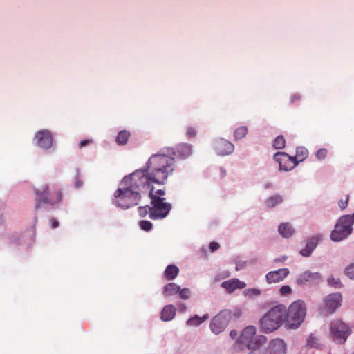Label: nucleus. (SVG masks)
Instances as JSON below:
<instances>
[{
    "label": "nucleus",
    "instance_id": "12",
    "mask_svg": "<svg viewBox=\"0 0 354 354\" xmlns=\"http://www.w3.org/2000/svg\"><path fill=\"white\" fill-rule=\"evenodd\" d=\"M342 295L333 293L328 295L324 299V308L328 313H333L341 305Z\"/></svg>",
    "mask_w": 354,
    "mask_h": 354
},
{
    "label": "nucleus",
    "instance_id": "21",
    "mask_svg": "<svg viewBox=\"0 0 354 354\" xmlns=\"http://www.w3.org/2000/svg\"><path fill=\"white\" fill-rule=\"evenodd\" d=\"M180 291V286L174 283H169L164 287L163 293L166 296H171L178 293Z\"/></svg>",
    "mask_w": 354,
    "mask_h": 354
},
{
    "label": "nucleus",
    "instance_id": "40",
    "mask_svg": "<svg viewBox=\"0 0 354 354\" xmlns=\"http://www.w3.org/2000/svg\"><path fill=\"white\" fill-rule=\"evenodd\" d=\"M317 338L315 336H313V335H310L309 339H308V344L310 345L311 347H316L317 346Z\"/></svg>",
    "mask_w": 354,
    "mask_h": 354
},
{
    "label": "nucleus",
    "instance_id": "27",
    "mask_svg": "<svg viewBox=\"0 0 354 354\" xmlns=\"http://www.w3.org/2000/svg\"><path fill=\"white\" fill-rule=\"evenodd\" d=\"M207 318V315H205L202 317H200L198 315H195L187 320V324L190 326H197L202 324Z\"/></svg>",
    "mask_w": 354,
    "mask_h": 354
},
{
    "label": "nucleus",
    "instance_id": "24",
    "mask_svg": "<svg viewBox=\"0 0 354 354\" xmlns=\"http://www.w3.org/2000/svg\"><path fill=\"white\" fill-rule=\"evenodd\" d=\"M283 202V198L280 195H275L270 196L266 201L265 204L268 208H272L277 205L280 204Z\"/></svg>",
    "mask_w": 354,
    "mask_h": 354
},
{
    "label": "nucleus",
    "instance_id": "31",
    "mask_svg": "<svg viewBox=\"0 0 354 354\" xmlns=\"http://www.w3.org/2000/svg\"><path fill=\"white\" fill-rule=\"evenodd\" d=\"M149 209L150 206L149 205L139 207L138 211L140 216L145 217L147 216V214H149Z\"/></svg>",
    "mask_w": 354,
    "mask_h": 354
},
{
    "label": "nucleus",
    "instance_id": "17",
    "mask_svg": "<svg viewBox=\"0 0 354 354\" xmlns=\"http://www.w3.org/2000/svg\"><path fill=\"white\" fill-rule=\"evenodd\" d=\"M270 350L273 354H285L286 345L283 339H276L270 344Z\"/></svg>",
    "mask_w": 354,
    "mask_h": 354
},
{
    "label": "nucleus",
    "instance_id": "33",
    "mask_svg": "<svg viewBox=\"0 0 354 354\" xmlns=\"http://www.w3.org/2000/svg\"><path fill=\"white\" fill-rule=\"evenodd\" d=\"M328 283L330 286H334L336 288L340 287V284H341L339 279H335L333 277H330L328 279Z\"/></svg>",
    "mask_w": 354,
    "mask_h": 354
},
{
    "label": "nucleus",
    "instance_id": "35",
    "mask_svg": "<svg viewBox=\"0 0 354 354\" xmlns=\"http://www.w3.org/2000/svg\"><path fill=\"white\" fill-rule=\"evenodd\" d=\"M186 136L189 138H194L196 136V130L193 127H187L186 129Z\"/></svg>",
    "mask_w": 354,
    "mask_h": 354
},
{
    "label": "nucleus",
    "instance_id": "11",
    "mask_svg": "<svg viewBox=\"0 0 354 354\" xmlns=\"http://www.w3.org/2000/svg\"><path fill=\"white\" fill-rule=\"evenodd\" d=\"M35 139L36 140L37 145L39 147L49 149L53 147V136L48 130H41L38 131L35 136Z\"/></svg>",
    "mask_w": 354,
    "mask_h": 354
},
{
    "label": "nucleus",
    "instance_id": "44",
    "mask_svg": "<svg viewBox=\"0 0 354 354\" xmlns=\"http://www.w3.org/2000/svg\"><path fill=\"white\" fill-rule=\"evenodd\" d=\"M230 335L232 339H236L239 335V333L236 330H232L230 331Z\"/></svg>",
    "mask_w": 354,
    "mask_h": 354
},
{
    "label": "nucleus",
    "instance_id": "18",
    "mask_svg": "<svg viewBox=\"0 0 354 354\" xmlns=\"http://www.w3.org/2000/svg\"><path fill=\"white\" fill-rule=\"evenodd\" d=\"M176 308L173 305L166 306L161 312V319L163 321L171 320L176 315Z\"/></svg>",
    "mask_w": 354,
    "mask_h": 354
},
{
    "label": "nucleus",
    "instance_id": "39",
    "mask_svg": "<svg viewBox=\"0 0 354 354\" xmlns=\"http://www.w3.org/2000/svg\"><path fill=\"white\" fill-rule=\"evenodd\" d=\"M92 143H93V139H86V140H81L78 144V147L80 149H82V148L86 147L88 145L92 144Z\"/></svg>",
    "mask_w": 354,
    "mask_h": 354
},
{
    "label": "nucleus",
    "instance_id": "42",
    "mask_svg": "<svg viewBox=\"0 0 354 354\" xmlns=\"http://www.w3.org/2000/svg\"><path fill=\"white\" fill-rule=\"evenodd\" d=\"M153 193L156 195V196H159L160 197H162V196H164L165 194V189H158L156 191H155L153 189Z\"/></svg>",
    "mask_w": 354,
    "mask_h": 354
},
{
    "label": "nucleus",
    "instance_id": "6",
    "mask_svg": "<svg viewBox=\"0 0 354 354\" xmlns=\"http://www.w3.org/2000/svg\"><path fill=\"white\" fill-rule=\"evenodd\" d=\"M149 197L151 200L149 209V218L153 220L166 217L171 209V205L165 201V198L156 196L153 189H151Z\"/></svg>",
    "mask_w": 354,
    "mask_h": 354
},
{
    "label": "nucleus",
    "instance_id": "10",
    "mask_svg": "<svg viewBox=\"0 0 354 354\" xmlns=\"http://www.w3.org/2000/svg\"><path fill=\"white\" fill-rule=\"evenodd\" d=\"M274 160L279 163V170L281 171H290L298 165V161L296 160V158L285 152L276 153L274 156Z\"/></svg>",
    "mask_w": 354,
    "mask_h": 354
},
{
    "label": "nucleus",
    "instance_id": "23",
    "mask_svg": "<svg viewBox=\"0 0 354 354\" xmlns=\"http://www.w3.org/2000/svg\"><path fill=\"white\" fill-rule=\"evenodd\" d=\"M130 136L131 133L129 131L127 130H122L118 133L115 138V142L119 145H124L127 144Z\"/></svg>",
    "mask_w": 354,
    "mask_h": 354
},
{
    "label": "nucleus",
    "instance_id": "19",
    "mask_svg": "<svg viewBox=\"0 0 354 354\" xmlns=\"http://www.w3.org/2000/svg\"><path fill=\"white\" fill-rule=\"evenodd\" d=\"M179 273V269L176 266L169 265L168 266L165 272L164 276L165 279L168 281H171L174 279Z\"/></svg>",
    "mask_w": 354,
    "mask_h": 354
},
{
    "label": "nucleus",
    "instance_id": "38",
    "mask_svg": "<svg viewBox=\"0 0 354 354\" xmlns=\"http://www.w3.org/2000/svg\"><path fill=\"white\" fill-rule=\"evenodd\" d=\"M279 292L283 295H288L292 292V289L290 286L285 285L280 288Z\"/></svg>",
    "mask_w": 354,
    "mask_h": 354
},
{
    "label": "nucleus",
    "instance_id": "46",
    "mask_svg": "<svg viewBox=\"0 0 354 354\" xmlns=\"http://www.w3.org/2000/svg\"><path fill=\"white\" fill-rule=\"evenodd\" d=\"M252 291L254 295H259L260 293V291L257 289H252Z\"/></svg>",
    "mask_w": 354,
    "mask_h": 354
},
{
    "label": "nucleus",
    "instance_id": "25",
    "mask_svg": "<svg viewBox=\"0 0 354 354\" xmlns=\"http://www.w3.org/2000/svg\"><path fill=\"white\" fill-rule=\"evenodd\" d=\"M308 156V149L304 147H299L296 149V156L293 158H296V160L298 161L299 163V162L304 160Z\"/></svg>",
    "mask_w": 354,
    "mask_h": 354
},
{
    "label": "nucleus",
    "instance_id": "28",
    "mask_svg": "<svg viewBox=\"0 0 354 354\" xmlns=\"http://www.w3.org/2000/svg\"><path fill=\"white\" fill-rule=\"evenodd\" d=\"M248 133V128L246 126H241L237 128L234 132L235 140L243 139Z\"/></svg>",
    "mask_w": 354,
    "mask_h": 354
},
{
    "label": "nucleus",
    "instance_id": "1",
    "mask_svg": "<svg viewBox=\"0 0 354 354\" xmlns=\"http://www.w3.org/2000/svg\"><path fill=\"white\" fill-rule=\"evenodd\" d=\"M174 150L166 154L158 153L152 155L146 163L145 169L135 171L125 176L121 181V187L114 194L115 203L123 209H128L139 204L142 194H149L153 189L152 183L164 185L168 177L176 169Z\"/></svg>",
    "mask_w": 354,
    "mask_h": 354
},
{
    "label": "nucleus",
    "instance_id": "4",
    "mask_svg": "<svg viewBox=\"0 0 354 354\" xmlns=\"http://www.w3.org/2000/svg\"><path fill=\"white\" fill-rule=\"evenodd\" d=\"M256 332V327L254 326H248L243 329L239 339L241 349L246 348L249 350H255L266 343V337L257 335Z\"/></svg>",
    "mask_w": 354,
    "mask_h": 354
},
{
    "label": "nucleus",
    "instance_id": "20",
    "mask_svg": "<svg viewBox=\"0 0 354 354\" xmlns=\"http://www.w3.org/2000/svg\"><path fill=\"white\" fill-rule=\"evenodd\" d=\"M278 231L284 238L290 237L294 233V230L292 227V225L288 223H281L279 226Z\"/></svg>",
    "mask_w": 354,
    "mask_h": 354
},
{
    "label": "nucleus",
    "instance_id": "2",
    "mask_svg": "<svg viewBox=\"0 0 354 354\" xmlns=\"http://www.w3.org/2000/svg\"><path fill=\"white\" fill-rule=\"evenodd\" d=\"M286 306L279 304L272 308L261 319V327L268 333L277 330L285 322Z\"/></svg>",
    "mask_w": 354,
    "mask_h": 354
},
{
    "label": "nucleus",
    "instance_id": "26",
    "mask_svg": "<svg viewBox=\"0 0 354 354\" xmlns=\"http://www.w3.org/2000/svg\"><path fill=\"white\" fill-rule=\"evenodd\" d=\"M317 277V273H311L310 272H304L298 279L297 283L304 284V283L309 281L312 279H315Z\"/></svg>",
    "mask_w": 354,
    "mask_h": 354
},
{
    "label": "nucleus",
    "instance_id": "32",
    "mask_svg": "<svg viewBox=\"0 0 354 354\" xmlns=\"http://www.w3.org/2000/svg\"><path fill=\"white\" fill-rule=\"evenodd\" d=\"M328 153L327 149L325 148H322L319 149L316 153V157L318 160H322L325 159Z\"/></svg>",
    "mask_w": 354,
    "mask_h": 354
},
{
    "label": "nucleus",
    "instance_id": "29",
    "mask_svg": "<svg viewBox=\"0 0 354 354\" xmlns=\"http://www.w3.org/2000/svg\"><path fill=\"white\" fill-rule=\"evenodd\" d=\"M286 140L283 136H278L274 140L273 147L277 149H283L285 147Z\"/></svg>",
    "mask_w": 354,
    "mask_h": 354
},
{
    "label": "nucleus",
    "instance_id": "9",
    "mask_svg": "<svg viewBox=\"0 0 354 354\" xmlns=\"http://www.w3.org/2000/svg\"><path fill=\"white\" fill-rule=\"evenodd\" d=\"M231 319L232 312L230 310L224 309L221 310L220 313L212 319L210 323L211 330L214 334H220L225 330Z\"/></svg>",
    "mask_w": 354,
    "mask_h": 354
},
{
    "label": "nucleus",
    "instance_id": "3",
    "mask_svg": "<svg viewBox=\"0 0 354 354\" xmlns=\"http://www.w3.org/2000/svg\"><path fill=\"white\" fill-rule=\"evenodd\" d=\"M35 205L37 211L41 204L53 206L59 203L62 200V192L59 188L45 185L41 189H35Z\"/></svg>",
    "mask_w": 354,
    "mask_h": 354
},
{
    "label": "nucleus",
    "instance_id": "16",
    "mask_svg": "<svg viewBox=\"0 0 354 354\" xmlns=\"http://www.w3.org/2000/svg\"><path fill=\"white\" fill-rule=\"evenodd\" d=\"M222 287L226 289L229 292H232L236 288H243L246 284L239 281L238 279H232L222 283Z\"/></svg>",
    "mask_w": 354,
    "mask_h": 354
},
{
    "label": "nucleus",
    "instance_id": "15",
    "mask_svg": "<svg viewBox=\"0 0 354 354\" xmlns=\"http://www.w3.org/2000/svg\"><path fill=\"white\" fill-rule=\"evenodd\" d=\"M290 273L288 268H281L274 271L269 272L266 276V281L268 283H279L283 281Z\"/></svg>",
    "mask_w": 354,
    "mask_h": 354
},
{
    "label": "nucleus",
    "instance_id": "5",
    "mask_svg": "<svg viewBox=\"0 0 354 354\" xmlns=\"http://www.w3.org/2000/svg\"><path fill=\"white\" fill-rule=\"evenodd\" d=\"M306 314V304L303 301L293 302L286 308L285 322L290 328H297L304 322Z\"/></svg>",
    "mask_w": 354,
    "mask_h": 354
},
{
    "label": "nucleus",
    "instance_id": "41",
    "mask_svg": "<svg viewBox=\"0 0 354 354\" xmlns=\"http://www.w3.org/2000/svg\"><path fill=\"white\" fill-rule=\"evenodd\" d=\"M220 245L216 242H211L209 244V249L212 252H214L219 248Z\"/></svg>",
    "mask_w": 354,
    "mask_h": 354
},
{
    "label": "nucleus",
    "instance_id": "36",
    "mask_svg": "<svg viewBox=\"0 0 354 354\" xmlns=\"http://www.w3.org/2000/svg\"><path fill=\"white\" fill-rule=\"evenodd\" d=\"M346 274L350 279H354V263L346 268Z\"/></svg>",
    "mask_w": 354,
    "mask_h": 354
},
{
    "label": "nucleus",
    "instance_id": "43",
    "mask_svg": "<svg viewBox=\"0 0 354 354\" xmlns=\"http://www.w3.org/2000/svg\"><path fill=\"white\" fill-rule=\"evenodd\" d=\"M301 98V96L299 94H295L291 96L290 97V102H295L298 100H299Z\"/></svg>",
    "mask_w": 354,
    "mask_h": 354
},
{
    "label": "nucleus",
    "instance_id": "14",
    "mask_svg": "<svg viewBox=\"0 0 354 354\" xmlns=\"http://www.w3.org/2000/svg\"><path fill=\"white\" fill-rule=\"evenodd\" d=\"M214 148L216 152L219 156L229 155L234 150V145L225 139H220L216 141Z\"/></svg>",
    "mask_w": 354,
    "mask_h": 354
},
{
    "label": "nucleus",
    "instance_id": "34",
    "mask_svg": "<svg viewBox=\"0 0 354 354\" xmlns=\"http://www.w3.org/2000/svg\"><path fill=\"white\" fill-rule=\"evenodd\" d=\"M178 293L181 299H187L189 297L190 290L188 288H180Z\"/></svg>",
    "mask_w": 354,
    "mask_h": 354
},
{
    "label": "nucleus",
    "instance_id": "37",
    "mask_svg": "<svg viewBox=\"0 0 354 354\" xmlns=\"http://www.w3.org/2000/svg\"><path fill=\"white\" fill-rule=\"evenodd\" d=\"M348 201H349V195H346L345 200L341 199L339 201L338 204L342 210H344L347 207Z\"/></svg>",
    "mask_w": 354,
    "mask_h": 354
},
{
    "label": "nucleus",
    "instance_id": "13",
    "mask_svg": "<svg viewBox=\"0 0 354 354\" xmlns=\"http://www.w3.org/2000/svg\"><path fill=\"white\" fill-rule=\"evenodd\" d=\"M169 150H174V153L171 154V156L174 158L175 162L176 160L174 156H176V154L178 158L185 159L190 156L192 153V146L189 144H182L179 145L176 149V151L172 148H169L166 149H163L159 153H165L167 154ZM175 165H176V163Z\"/></svg>",
    "mask_w": 354,
    "mask_h": 354
},
{
    "label": "nucleus",
    "instance_id": "7",
    "mask_svg": "<svg viewBox=\"0 0 354 354\" xmlns=\"http://www.w3.org/2000/svg\"><path fill=\"white\" fill-rule=\"evenodd\" d=\"M353 223L354 213L352 215L341 216L330 234L331 239L334 241H340L346 238L352 232Z\"/></svg>",
    "mask_w": 354,
    "mask_h": 354
},
{
    "label": "nucleus",
    "instance_id": "8",
    "mask_svg": "<svg viewBox=\"0 0 354 354\" xmlns=\"http://www.w3.org/2000/svg\"><path fill=\"white\" fill-rule=\"evenodd\" d=\"M351 332L350 327L340 319H335L330 323V335L333 339L338 344L344 343Z\"/></svg>",
    "mask_w": 354,
    "mask_h": 354
},
{
    "label": "nucleus",
    "instance_id": "22",
    "mask_svg": "<svg viewBox=\"0 0 354 354\" xmlns=\"http://www.w3.org/2000/svg\"><path fill=\"white\" fill-rule=\"evenodd\" d=\"M317 244V240L314 239L306 243V248L300 251V254L304 257H308L315 250Z\"/></svg>",
    "mask_w": 354,
    "mask_h": 354
},
{
    "label": "nucleus",
    "instance_id": "30",
    "mask_svg": "<svg viewBox=\"0 0 354 354\" xmlns=\"http://www.w3.org/2000/svg\"><path fill=\"white\" fill-rule=\"evenodd\" d=\"M139 226L142 230L148 232L151 230L153 224L149 221L142 220L140 222Z\"/></svg>",
    "mask_w": 354,
    "mask_h": 354
},
{
    "label": "nucleus",
    "instance_id": "47",
    "mask_svg": "<svg viewBox=\"0 0 354 354\" xmlns=\"http://www.w3.org/2000/svg\"><path fill=\"white\" fill-rule=\"evenodd\" d=\"M280 261H281V259H275V262Z\"/></svg>",
    "mask_w": 354,
    "mask_h": 354
},
{
    "label": "nucleus",
    "instance_id": "45",
    "mask_svg": "<svg viewBox=\"0 0 354 354\" xmlns=\"http://www.w3.org/2000/svg\"><path fill=\"white\" fill-rule=\"evenodd\" d=\"M59 222L55 219L51 220V227L52 228L55 229L57 228L59 226Z\"/></svg>",
    "mask_w": 354,
    "mask_h": 354
}]
</instances>
